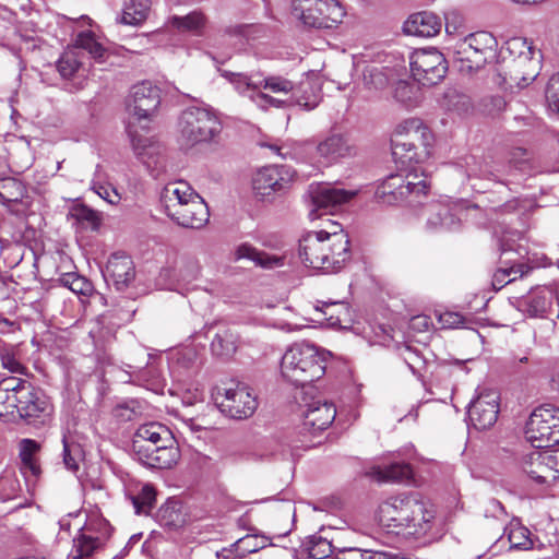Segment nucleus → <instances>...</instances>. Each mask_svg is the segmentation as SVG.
I'll return each instance as SVG.
<instances>
[{
    "label": "nucleus",
    "mask_w": 559,
    "mask_h": 559,
    "mask_svg": "<svg viewBox=\"0 0 559 559\" xmlns=\"http://www.w3.org/2000/svg\"><path fill=\"white\" fill-rule=\"evenodd\" d=\"M380 523L397 535L423 537L431 531L433 506L418 493L390 497L379 506Z\"/></svg>",
    "instance_id": "obj_1"
},
{
    "label": "nucleus",
    "mask_w": 559,
    "mask_h": 559,
    "mask_svg": "<svg viewBox=\"0 0 559 559\" xmlns=\"http://www.w3.org/2000/svg\"><path fill=\"white\" fill-rule=\"evenodd\" d=\"M160 104L159 90L150 82H142L132 87L127 99L130 116L128 133L134 154L148 169L155 170L160 164V145L150 138L141 136L133 130L134 122L148 121Z\"/></svg>",
    "instance_id": "obj_2"
},
{
    "label": "nucleus",
    "mask_w": 559,
    "mask_h": 559,
    "mask_svg": "<svg viewBox=\"0 0 559 559\" xmlns=\"http://www.w3.org/2000/svg\"><path fill=\"white\" fill-rule=\"evenodd\" d=\"M222 76L261 110L288 106V98L294 90L292 81L277 75L263 76L258 72L247 74L224 70Z\"/></svg>",
    "instance_id": "obj_3"
},
{
    "label": "nucleus",
    "mask_w": 559,
    "mask_h": 559,
    "mask_svg": "<svg viewBox=\"0 0 559 559\" xmlns=\"http://www.w3.org/2000/svg\"><path fill=\"white\" fill-rule=\"evenodd\" d=\"M299 257L306 266L337 272L349 260V239L343 231H316L299 242Z\"/></svg>",
    "instance_id": "obj_4"
},
{
    "label": "nucleus",
    "mask_w": 559,
    "mask_h": 559,
    "mask_svg": "<svg viewBox=\"0 0 559 559\" xmlns=\"http://www.w3.org/2000/svg\"><path fill=\"white\" fill-rule=\"evenodd\" d=\"M331 353L307 342L294 343L281 360L282 377L294 385H306L321 379Z\"/></svg>",
    "instance_id": "obj_5"
},
{
    "label": "nucleus",
    "mask_w": 559,
    "mask_h": 559,
    "mask_svg": "<svg viewBox=\"0 0 559 559\" xmlns=\"http://www.w3.org/2000/svg\"><path fill=\"white\" fill-rule=\"evenodd\" d=\"M222 131V123L213 108L190 106L178 121L179 143L191 148L198 144L212 142Z\"/></svg>",
    "instance_id": "obj_6"
},
{
    "label": "nucleus",
    "mask_w": 559,
    "mask_h": 559,
    "mask_svg": "<svg viewBox=\"0 0 559 559\" xmlns=\"http://www.w3.org/2000/svg\"><path fill=\"white\" fill-rule=\"evenodd\" d=\"M498 41L489 32L472 33L453 46L454 62L461 73L472 74L497 58Z\"/></svg>",
    "instance_id": "obj_7"
},
{
    "label": "nucleus",
    "mask_w": 559,
    "mask_h": 559,
    "mask_svg": "<svg viewBox=\"0 0 559 559\" xmlns=\"http://www.w3.org/2000/svg\"><path fill=\"white\" fill-rule=\"evenodd\" d=\"M27 424L35 416V385L28 379L15 377L0 381V418L11 416Z\"/></svg>",
    "instance_id": "obj_8"
},
{
    "label": "nucleus",
    "mask_w": 559,
    "mask_h": 559,
    "mask_svg": "<svg viewBox=\"0 0 559 559\" xmlns=\"http://www.w3.org/2000/svg\"><path fill=\"white\" fill-rule=\"evenodd\" d=\"M430 188L427 177H421L416 171L392 174L388 176L377 188L376 195L388 204L407 201L411 204L420 203Z\"/></svg>",
    "instance_id": "obj_9"
},
{
    "label": "nucleus",
    "mask_w": 559,
    "mask_h": 559,
    "mask_svg": "<svg viewBox=\"0 0 559 559\" xmlns=\"http://www.w3.org/2000/svg\"><path fill=\"white\" fill-rule=\"evenodd\" d=\"M525 436L535 449L559 444V408L550 404L535 408L526 423Z\"/></svg>",
    "instance_id": "obj_10"
},
{
    "label": "nucleus",
    "mask_w": 559,
    "mask_h": 559,
    "mask_svg": "<svg viewBox=\"0 0 559 559\" xmlns=\"http://www.w3.org/2000/svg\"><path fill=\"white\" fill-rule=\"evenodd\" d=\"M292 13L304 25L316 28H332L345 15L337 0H294Z\"/></svg>",
    "instance_id": "obj_11"
},
{
    "label": "nucleus",
    "mask_w": 559,
    "mask_h": 559,
    "mask_svg": "<svg viewBox=\"0 0 559 559\" xmlns=\"http://www.w3.org/2000/svg\"><path fill=\"white\" fill-rule=\"evenodd\" d=\"M294 178L295 171L288 166L262 167L252 176L253 194L259 201L272 203L290 189Z\"/></svg>",
    "instance_id": "obj_12"
},
{
    "label": "nucleus",
    "mask_w": 559,
    "mask_h": 559,
    "mask_svg": "<svg viewBox=\"0 0 559 559\" xmlns=\"http://www.w3.org/2000/svg\"><path fill=\"white\" fill-rule=\"evenodd\" d=\"M411 72L415 81L423 85H436L448 72V62L436 48L418 49L409 57Z\"/></svg>",
    "instance_id": "obj_13"
},
{
    "label": "nucleus",
    "mask_w": 559,
    "mask_h": 559,
    "mask_svg": "<svg viewBox=\"0 0 559 559\" xmlns=\"http://www.w3.org/2000/svg\"><path fill=\"white\" fill-rule=\"evenodd\" d=\"M508 49L511 52L518 50L519 55L510 62L504 82L510 86H527L538 75V62L532 58V47L525 39L518 37L508 41Z\"/></svg>",
    "instance_id": "obj_14"
},
{
    "label": "nucleus",
    "mask_w": 559,
    "mask_h": 559,
    "mask_svg": "<svg viewBox=\"0 0 559 559\" xmlns=\"http://www.w3.org/2000/svg\"><path fill=\"white\" fill-rule=\"evenodd\" d=\"M219 411L234 419H246L253 415L258 407L257 397L245 384L226 388L217 392L215 397Z\"/></svg>",
    "instance_id": "obj_15"
},
{
    "label": "nucleus",
    "mask_w": 559,
    "mask_h": 559,
    "mask_svg": "<svg viewBox=\"0 0 559 559\" xmlns=\"http://www.w3.org/2000/svg\"><path fill=\"white\" fill-rule=\"evenodd\" d=\"M308 193L311 200L309 216L311 219H314L321 215L319 211L331 212L336 206L352 201L357 195L358 190L345 189L333 183L318 182L309 186Z\"/></svg>",
    "instance_id": "obj_16"
},
{
    "label": "nucleus",
    "mask_w": 559,
    "mask_h": 559,
    "mask_svg": "<svg viewBox=\"0 0 559 559\" xmlns=\"http://www.w3.org/2000/svg\"><path fill=\"white\" fill-rule=\"evenodd\" d=\"M132 451L138 462L151 468H171L180 457V451L176 444L160 445L132 441Z\"/></svg>",
    "instance_id": "obj_17"
},
{
    "label": "nucleus",
    "mask_w": 559,
    "mask_h": 559,
    "mask_svg": "<svg viewBox=\"0 0 559 559\" xmlns=\"http://www.w3.org/2000/svg\"><path fill=\"white\" fill-rule=\"evenodd\" d=\"M499 414V394L491 389H483L468 407V419L477 430L495 425Z\"/></svg>",
    "instance_id": "obj_18"
},
{
    "label": "nucleus",
    "mask_w": 559,
    "mask_h": 559,
    "mask_svg": "<svg viewBox=\"0 0 559 559\" xmlns=\"http://www.w3.org/2000/svg\"><path fill=\"white\" fill-rule=\"evenodd\" d=\"M524 155H526L525 150L515 148L511 153V157L508 160V164L496 160L483 162L479 163L478 165L469 167L468 174L469 176L507 185L508 182H510L508 178L513 175L514 170L523 169L524 160L520 158Z\"/></svg>",
    "instance_id": "obj_19"
},
{
    "label": "nucleus",
    "mask_w": 559,
    "mask_h": 559,
    "mask_svg": "<svg viewBox=\"0 0 559 559\" xmlns=\"http://www.w3.org/2000/svg\"><path fill=\"white\" fill-rule=\"evenodd\" d=\"M521 467L523 473L532 481V485L540 488L548 487L558 479V475L550 471L546 460L545 450L535 449L523 455Z\"/></svg>",
    "instance_id": "obj_20"
},
{
    "label": "nucleus",
    "mask_w": 559,
    "mask_h": 559,
    "mask_svg": "<svg viewBox=\"0 0 559 559\" xmlns=\"http://www.w3.org/2000/svg\"><path fill=\"white\" fill-rule=\"evenodd\" d=\"M392 156L402 169L413 171L414 164L421 163L429 156V146H421L417 141L392 140ZM414 171H416L414 169Z\"/></svg>",
    "instance_id": "obj_21"
},
{
    "label": "nucleus",
    "mask_w": 559,
    "mask_h": 559,
    "mask_svg": "<svg viewBox=\"0 0 559 559\" xmlns=\"http://www.w3.org/2000/svg\"><path fill=\"white\" fill-rule=\"evenodd\" d=\"M336 409L332 403L313 400L304 412V428L311 433L326 429L335 419Z\"/></svg>",
    "instance_id": "obj_22"
},
{
    "label": "nucleus",
    "mask_w": 559,
    "mask_h": 559,
    "mask_svg": "<svg viewBox=\"0 0 559 559\" xmlns=\"http://www.w3.org/2000/svg\"><path fill=\"white\" fill-rule=\"evenodd\" d=\"M170 218L178 225L186 228H201L210 218V212L204 200L199 195H192L180 210H178Z\"/></svg>",
    "instance_id": "obj_23"
},
{
    "label": "nucleus",
    "mask_w": 559,
    "mask_h": 559,
    "mask_svg": "<svg viewBox=\"0 0 559 559\" xmlns=\"http://www.w3.org/2000/svg\"><path fill=\"white\" fill-rule=\"evenodd\" d=\"M322 100L321 82L317 76H307L294 85L288 105H298L306 110L314 109Z\"/></svg>",
    "instance_id": "obj_24"
},
{
    "label": "nucleus",
    "mask_w": 559,
    "mask_h": 559,
    "mask_svg": "<svg viewBox=\"0 0 559 559\" xmlns=\"http://www.w3.org/2000/svg\"><path fill=\"white\" fill-rule=\"evenodd\" d=\"M133 262L127 257H112L108 260L105 278L118 292H124L134 281Z\"/></svg>",
    "instance_id": "obj_25"
},
{
    "label": "nucleus",
    "mask_w": 559,
    "mask_h": 559,
    "mask_svg": "<svg viewBox=\"0 0 559 559\" xmlns=\"http://www.w3.org/2000/svg\"><path fill=\"white\" fill-rule=\"evenodd\" d=\"M85 528L88 532L97 531L99 532V535L93 536L81 534L79 537L74 538V550L72 554L73 559L90 557L94 550L100 546L102 538L108 537L110 532V525L104 519L99 520L96 525L90 522Z\"/></svg>",
    "instance_id": "obj_26"
},
{
    "label": "nucleus",
    "mask_w": 559,
    "mask_h": 559,
    "mask_svg": "<svg viewBox=\"0 0 559 559\" xmlns=\"http://www.w3.org/2000/svg\"><path fill=\"white\" fill-rule=\"evenodd\" d=\"M442 28L441 19L432 12H418L412 14L404 23L403 29L407 35L418 37H432Z\"/></svg>",
    "instance_id": "obj_27"
},
{
    "label": "nucleus",
    "mask_w": 559,
    "mask_h": 559,
    "mask_svg": "<svg viewBox=\"0 0 559 559\" xmlns=\"http://www.w3.org/2000/svg\"><path fill=\"white\" fill-rule=\"evenodd\" d=\"M427 215L426 226L431 231L452 230L459 226V218L452 212L451 206L444 202H432L425 209Z\"/></svg>",
    "instance_id": "obj_28"
},
{
    "label": "nucleus",
    "mask_w": 559,
    "mask_h": 559,
    "mask_svg": "<svg viewBox=\"0 0 559 559\" xmlns=\"http://www.w3.org/2000/svg\"><path fill=\"white\" fill-rule=\"evenodd\" d=\"M198 193L186 181L169 182L162 192V200L165 203L167 215L173 216L178 210Z\"/></svg>",
    "instance_id": "obj_29"
},
{
    "label": "nucleus",
    "mask_w": 559,
    "mask_h": 559,
    "mask_svg": "<svg viewBox=\"0 0 559 559\" xmlns=\"http://www.w3.org/2000/svg\"><path fill=\"white\" fill-rule=\"evenodd\" d=\"M234 259L235 261L249 260L257 266L266 270L283 266L285 261L284 255L270 254L264 251H260L248 242H243L236 247L234 251Z\"/></svg>",
    "instance_id": "obj_30"
},
{
    "label": "nucleus",
    "mask_w": 559,
    "mask_h": 559,
    "mask_svg": "<svg viewBox=\"0 0 559 559\" xmlns=\"http://www.w3.org/2000/svg\"><path fill=\"white\" fill-rule=\"evenodd\" d=\"M19 469L24 478L27 491L33 495L35 489V441L22 439L19 443Z\"/></svg>",
    "instance_id": "obj_31"
},
{
    "label": "nucleus",
    "mask_w": 559,
    "mask_h": 559,
    "mask_svg": "<svg viewBox=\"0 0 559 559\" xmlns=\"http://www.w3.org/2000/svg\"><path fill=\"white\" fill-rule=\"evenodd\" d=\"M395 139L417 141L421 146H430L432 134L418 118H409L396 126Z\"/></svg>",
    "instance_id": "obj_32"
},
{
    "label": "nucleus",
    "mask_w": 559,
    "mask_h": 559,
    "mask_svg": "<svg viewBox=\"0 0 559 559\" xmlns=\"http://www.w3.org/2000/svg\"><path fill=\"white\" fill-rule=\"evenodd\" d=\"M234 547L236 552H238L240 556L263 549L262 556L264 559H289V552L286 548H281L273 545L265 548L264 546L260 545L258 536L248 535L239 538L234 544Z\"/></svg>",
    "instance_id": "obj_33"
},
{
    "label": "nucleus",
    "mask_w": 559,
    "mask_h": 559,
    "mask_svg": "<svg viewBox=\"0 0 559 559\" xmlns=\"http://www.w3.org/2000/svg\"><path fill=\"white\" fill-rule=\"evenodd\" d=\"M133 441L138 443H158L160 445L176 444L171 431L166 426L155 421L141 425L134 433Z\"/></svg>",
    "instance_id": "obj_34"
},
{
    "label": "nucleus",
    "mask_w": 559,
    "mask_h": 559,
    "mask_svg": "<svg viewBox=\"0 0 559 559\" xmlns=\"http://www.w3.org/2000/svg\"><path fill=\"white\" fill-rule=\"evenodd\" d=\"M317 152L320 157L328 163H333L340 158L350 155V146L347 140L341 134H332L319 142Z\"/></svg>",
    "instance_id": "obj_35"
},
{
    "label": "nucleus",
    "mask_w": 559,
    "mask_h": 559,
    "mask_svg": "<svg viewBox=\"0 0 559 559\" xmlns=\"http://www.w3.org/2000/svg\"><path fill=\"white\" fill-rule=\"evenodd\" d=\"M393 98L406 109H413L421 103L423 92L418 85L407 80H400L394 85Z\"/></svg>",
    "instance_id": "obj_36"
},
{
    "label": "nucleus",
    "mask_w": 559,
    "mask_h": 559,
    "mask_svg": "<svg viewBox=\"0 0 559 559\" xmlns=\"http://www.w3.org/2000/svg\"><path fill=\"white\" fill-rule=\"evenodd\" d=\"M69 217L84 230L96 231L102 225V214L85 204H75L69 211Z\"/></svg>",
    "instance_id": "obj_37"
},
{
    "label": "nucleus",
    "mask_w": 559,
    "mask_h": 559,
    "mask_svg": "<svg viewBox=\"0 0 559 559\" xmlns=\"http://www.w3.org/2000/svg\"><path fill=\"white\" fill-rule=\"evenodd\" d=\"M550 308V295L544 292L533 293L520 301V309L531 318H544Z\"/></svg>",
    "instance_id": "obj_38"
},
{
    "label": "nucleus",
    "mask_w": 559,
    "mask_h": 559,
    "mask_svg": "<svg viewBox=\"0 0 559 559\" xmlns=\"http://www.w3.org/2000/svg\"><path fill=\"white\" fill-rule=\"evenodd\" d=\"M157 515L163 526L174 530L181 527L187 521V513L182 503L175 500H169L163 504Z\"/></svg>",
    "instance_id": "obj_39"
},
{
    "label": "nucleus",
    "mask_w": 559,
    "mask_h": 559,
    "mask_svg": "<svg viewBox=\"0 0 559 559\" xmlns=\"http://www.w3.org/2000/svg\"><path fill=\"white\" fill-rule=\"evenodd\" d=\"M237 335L228 328L218 329L211 342V350L215 356L227 357L237 349Z\"/></svg>",
    "instance_id": "obj_40"
},
{
    "label": "nucleus",
    "mask_w": 559,
    "mask_h": 559,
    "mask_svg": "<svg viewBox=\"0 0 559 559\" xmlns=\"http://www.w3.org/2000/svg\"><path fill=\"white\" fill-rule=\"evenodd\" d=\"M413 469L406 463H392L386 466H378L372 471V475L379 481H403L412 477Z\"/></svg>",
    "instance_id": "obj_41"
},
{
    "label": "nucleus",
    "mask_w": 559,
    "mask_h": 559,
    "mask_svg": "<svg viewBox=\"0 0 559 559\" xmlns=\"http://www.w3.org/2000/svg\"><path fill=\"white\" fill-rule=\"evenodd\" d=\"M148 10L147 0H130L124 4L119 21L126 25H139L146 20Z\"/></svg>",
    "instance_id": "obj_42"
},
{
    "label": "nucleus",
    "mask_w": 559,
    "mask_h": 559,
    "mask_svg": "<svg viewBox=\"0 0 559 559\" xmlns=\"http://www.w3.org/2000/svg\"><path fill=\"white\" fill-rule=\"evenodd\" d=\"M314 310L321 312L331 325H336L348 314V305L345 301L317 300Z\"/></svg>",
    "instance_id": "obj_43"
},
{
    "label": "nucleus",
    "mask_w": 559,
    "mask_h": 559,
    "mask_svg": "<svg viewBox=\"0 0 559 559\" xmlns=\"http://www.w3.org/2000/svg\"><path fill=\"white\" fill-rule=\"evenodd\" d=\"M0 361L4 369L13 373H24L25 367L21 362V349L17 345L0 341Z\"/></svg>",
    "instance_id": "obj_44"
},
{
    "label": "nucleus",
    "mask_w": 559,
    "mask_h": 559,
    "mask_svg": "<svg viewBox=\"0 0 559 559\" xmlns=\"http://www.w3.org/2000/svg\"><path fill=\"white\" fill-rule=\"evenodd\" d=\"M169 25L181 31L201 34V29L205 25V16L201 12H191L186 16L174 15L168 20Z\"/></svg>",
    "instance_id": "obj_45"
},
{
    "label": "nucleus",
    "mask_w": 559,
    "mask_h": 559,
    "mask_svg": "<svg viewBox=\"0 0 559 559\" xmlns=\"http://www.w3.org/2000/svg\"><path fill=\"white\" fill-rule=\"evenodd\" d=\"M504 534L508 536L510 548L530 549L533 546L530 539V531L518 521H511L504 528Z\"/></svg>",
    "instance_id": "obj_46"
},
{
    "label": "nucleus",
    "mask_w": 559,
    "mask_h": 559,
    "mask_svg": "<svg viewBox=\"0 0 559 559\" xmlns=\"http://www.w3.org/2000/svg\"><path fill=\"white\" fill-rule=\"evenodd\" d=\"M75 45L79 48L86 50L95 60L103 61L107 50L96 39L92 31H85L78 34Z\"/></svg>",
    "instance_id": "obj_47"
},
{
    "label": "nucleus",
    "mask_w": 559,
    "mask_h": 559,
    "mask_svg": "<svg viewBox=\"0 0 559 559\" xmlns=\"http://www.w3.org/2000/svg\"><path fill=\"white\" fill-rule=\"evenodd\" d=\"M156 492L153 486L146 484L130 500L136 514H148L154 507Z\"/></svg>",
    "instance_id": "obj_48"
},
{
    "label": "nucleus",
    "mask_w": 559,
    "mask_h": 559,
    "mask_svg": "<svg viewBox=\"0 0 559 559\" xmlns=\"http://www.w3.org/2000/svg\"><path fill=\"white\" fill-rule=\"evenodd\" d=\"M129 373L131 382L152 388H158L160 385L159 371L153 365L147 364L145 368H138L133 371H129Z\"/></svg>",
    "instance_id": "obj_49"
},
{
    "label": "nucleus",
    "mask_w": 559,
    "mask_h": 559,
    "mask_svg": "<svg viewBox=\"0 0 559 559\" xmlns=\"http://www.w3.org/2000/svg\"><path fill=\"white\" fill-rule=\"evenodd\" d=\"M23 197V186L13 178L0 180V202L2 204L17 202Z\"/></svg>",
    "instance_id": "obj_50"
},
{
    "label": "nucleus",
    "mask_w": 559,
    "mask_h": 559,
    "mask_svg": "<svg viewBox=\"0 0 559 559\" xmlns=\"http://www.w3.org/2000/svg\"><path fill=\"white\" fill-rule=\"evenodd\" d=\"M81 61L75 51L64 52L57 62V69L64 79L72 78L80 69Z\"/></svg>",
    "instance_id": "obj_51"
},
{
    "label": "nucleus",
    "mask_w": 559,
    "mask_h": 559,
    "mask_svg": "<svg viewBox=\"0 0 559 559\" xmlns=\"http://www.w3.org/2000/svg\"><path fill=\"white\" fill-rule=\"evenodd\" d=\"M364 82L369 90L380 91L388 85L389 78L383 68L370 67L364 72Z\"/></svg>",
    "instance_id": "obj_52"
},
{
    "label": "nucleus",
    "mask_w": 559,
    "mask_h": 559,
    "mask_svg": "<svg viewBox=\"0 0 559 559\" xmlns=\"http://www.w3.org/2000/svg\"><path fill=\"white\" fill-rule=\"evenodd\" d=\"M61 283L63 286L68 287L70 290L78 295H87L92 290V284L85 277L79 275L78 273H67L61 277Z\"/></svg>",
    "instance_id": "obj_53"
},
{
    "label": "nucleus",
    "mask_w": 559,
    "mask_h": 559,
    "mask_svg": "<svg viewBox=\"0 0 559 559\" xmlns=\"http://www.w3.org/2000/svg\"><path fill=\"white\" fill-rule=\"evenodd\" d=\"M336 548L325 538L312 537L308 548L309 557L313 559H324L336 552Z\"/></svg>",
    "instance_id": "obj_54"
},
{
    "label": "nucleus",
    "mask_w": 559,
    "mask_h": 559,
    "mask_svg": "<svg viewBox=\"0 0 559 559\" xmlns=\"http://www.w3.org/2000/svg\"><path fill=\"white\" fill-rule=\"evenodd\" d=\"M401 357L413 372V374H420V371L425 367L426 361L415 348L411 346L401 348Z\"/></svg>",
    "instance_id": "obj_55"
},
{
    "label": "nucleus",
    "mask_w": 559,
    "mask_h": 559,
    "mask_svg": "<svg viewBox=\"0 0 559 559\" xmlns=\"http://www.w3.org/2000/svg\"><path fill=\"white\" fill-rule=\"evenodd\" d=\"M22 490L19 480L11 475H4L0 477V500L7 501L17 497Z\"/></svg>",
    "instance_id": "obj_56"
},
{
    "label": "nucleus",
    "mask_w": 559,
    "mask_h": 559,
    "mask_svg": "<svg viewBox=\"0 0 559 559\" xmlns=\"http://www.w3.org/2000/svg\"><path fill=\"white\" fill-rule=\"evenodd\" d=\"M92 190L111 205H117L121 201L120 193L111 183L94 181L92 183Z\"/></svg>",
    "instance_id": "obj_57"
},
{
    "label": "nucleus",
    "mask_w": 559,
    "mask_h": 559,
    "mask_svg": "<svg viewBox=\"0 0 559 559\" xmlns=\"http://www.w3.org/2000/svg\"><path fill=\"white\" fill-rule=\"evenodd\" d=\"M37 424L48 425L52 420L53 406L50 399L45 394L37 393Z\"/></svg>",
    "instance_id": "obj_58"
},
{
    "label": "nucleus",
    "mask_w": 559,
    "mask_h": 559,
    "mask_svg": "<svg viewBox=\"0 0 559 559\" xmlns=\"http://www.w3.org/2000/svg\"><path fill=\"white\" fill-rule=\"evenodd\" d=\"M559 75L550 79L546 88V103L549 112L559 115Z\"/></svg>",
    "instance_id": "obj_59"
},
{
    "label": "nucleus",
    "mask_w": 559,
    "mask_h": 559,
    "mask_svg": "<svg viewBox=\"0 0 559 559\" xmlns=\"http://www.w3.org/2000/svg\"><path fill=\"white\" fill-rule=\"evenodd\" d=\"M381 554H372L370 550L359 548H342L335 552V559H380Z\"/></svg>",
    "instance_id": "obj_60"
},
{
    "label": "nucleus",
    "mask_w": 559,
    "mask_h": 559,
    "mask_svg": "<svg viewBox=\"0 0 559 559\" xmlns=\"http://www.w3.org/2000/svg\"><path fill=\"white\" fill-rule=\"evenodd\" d=\"M522 274L520 267L499 269L493 275V285L499 284V287H502L504 284L514 281L518 275L522 276Z\"/></svg>",
    "instance_id": "obj_61"
},
{
    "label": "nucleus",
    "mask_w": 559,
    "mask_h": 559,
    "mask_svg": "<svg viewBox=\"0 0 559 559\" xmlns=\"http://www.w3.org/2000/svg\"><path fill=\"white\" fill-rule=\"evenodd\" d=\"M138 402L130 401L123 404L117 405L115 408V416L121 420H132L136 415Z\"/></svg>",
    "instance_id": "obj_62"
},
{
    "label": "nucleus",
    "mask_w": 559,
    "mask_h": 559,
    "mask_svg": "<svg viewBox=\"0 0 559 559\" xmlns=\"http://www.w3.org/2000/svg\"><path fill=\"white\" fill-rule=\"evenodd\" d=\"M62 442H63V462H64L66 466L72 471L78 469V463H76V460L73 456V454L79 453V447L76 444L69 443V441L67 440L66 437H63Z\"/></svg>",
    "instance_id": "obj_63"
},
{
    "label": "nucleus",
    "mask_w": 559,
    "mask_h": 559,
    "mask_svg": "<svg viewBox=\"0 0 559 559\" xmlns=\"http://www.w3.org/2000/svg\"><path fill=\"white\" fill-rule=\"evenodd\" d=\"M546 460L548 461V466L550 471L555 472L559 478V448L550 450L545 449Z\"/></svg>",
    "instance_id": "obj_64"
}]
</instances>
